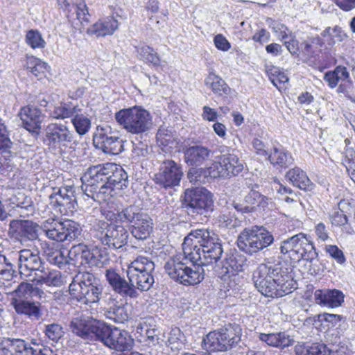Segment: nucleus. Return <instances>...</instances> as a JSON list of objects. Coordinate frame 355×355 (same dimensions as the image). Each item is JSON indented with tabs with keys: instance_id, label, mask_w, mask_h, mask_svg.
I'll return each mask as SVG.
<instances>
[{
	"instance_id": "nucleus-1",
	"label": "nucleus",
	"mask_w": 355,
	"mask_h": 355,
	"mask_svg": "<svg viewBox=\"0 0 355 355\" xmlns=\"http://www.w3.org/2000/svg\"><path fill=\"white\" fill-rule=\"evenodd\" d=\"M154 270V262L148 257L139 256L129 264L126 270L129 282L113 268L106 269L105 276L116 293L123 297L135 298L139 295L137 289L147 291L152 287L155 282Z\"/></svg>"
},
{
	"instance_id": "nucleus-2",
	"label": "nucleus",
	"mask_w": 355,
	"mask_h": 355,
	"mask_svg": "<svg viewBox=\"0 0 355 355\" xmlns=\"http://www.w3.org/2000/svg\"><path fill=\"white\" fill-rule=\"evenodd\" d=\"M182 250L191 263L202 268L216 263L223 252L218 235L204 228L192 230L184 238Z\"/></svg>"
},
{
	"instance_id": "nucleus-3",
	"label": "nucleus",
	"mask_w": 355,
	"mask_h": 355,
	"mask_svg": "<svg viewBox=\"0 0 355 355\" xmlns=\"http://www.w3.org/2000/svg\"><path fill=\"white\" fill-rule=\"evenodd\" d=\"M83 178L89 185L99 188V192L105 193L106 189H123L128 184V176L124 169L114 163H106L103 165L94 166L89 168Z\"/></svg>"
},
{
	"instance_id": "nucleus-4",
	"label": "nucleus",
	"mask_w": 355,
	"mask_h": 355,
	"mask_svg": "<svg viewBox=\"0 0 355 355\" xmlns=\"http://www.w3.org/2000/svg\"><path fill=\"white\" fill-rule=\"evenodd\" d=\"M188 261L190 258L184 251L170 257L164 266L166 272L183 285H196L204 279V269L196 263H193L192 268L188 266Z\"/></svg>"
},
{
	"instance_id": "nucleus-5",
	"label": "nucleus",
	"mask_w": 355,
	"mask_h": 355,
	"mask_svg": "<svg viewBox=\"0 0 355 355\" xmlns=\"http://www.w3.org/2000/svg\"><path fill=\"white\" fill-rule=\"evenodd\" d=\"M97 282L92 273L78 272L69 286L71 299L85 305L98 302L102 294V288Z\"/></svg>"
},
{
	"instance_id": "nucleus-6",
	"label": "nucleus",
	"mask_w": 355,
	"mask_h": 355,
	"mask_svg": "<svg viewBox=\"0 0 355 355\" xmlns=\"http://www.w3.org/2000/svg\"><path fill=\"white\" fill-rule=\"evenodd\" d=\"M114 119L120 127L133 135L145 133L153 126L151 114L141 106L121 109L115 113Z\"/></svg>"
},
{
	"instance_id": "nucleus-7",
	"label": "nucleus",
	"mask_w": 355,
	"mask_h": 355,
	"mask_svg": "<svg viewBox=\"0 0 355 355\" xmlns=\"http://www.w3.org/2000/svg\"><path fill=\"white\" fill-rule=\"evenodd\" d=\"M90 232L94 239L113 249H119L125 245L129 236L123 225L108 223L103 220H96Z\"/></svg>"
},
{
	"instance_id": "nucleus-8",
	"label": "nucleus",
	"mask_w": 355,
	"mask_h": 355,
	"mask_svg": "<svg viewBox=\"0 0 355 355\" xmlns=\"http://www.w3.org/2000/svg\"><path fill=\"white\" fill-rule=\"evenodd\" d=\"M241 335V329L239 325L228 324L209 332L203 338V347L209 351L225 352L240 342Z\"/></svg>"
},
{
	"instance_id": "nucleus-9",
	"label": "nucleus",
	"mask_w": 355,
	"mask_h": 355,
	"mask_svg": "<svg viewBox=\"0 0 355 355\" xmlns=\"http://www.w3.org/2000/svg\"><path fill=\"white\" fill-rule=\"evenodd\" d=\"M118 217L122 223L131 225V233L138 240L148 239L153 232V219L138 206H128L119 212Z\"/></svg>"
},
{
	"instance_id": "nucleus-10",
	"label": "nucleus",
	"mask_w": 355,
	"mask_h": 355,
	"mask_svg": "<svg viewBox=\"0 0 355 355\" xmlns=\"http://www.w3.org/2000/svg\"><path fill=\"white\" fill-rule=\"evenodd\" d=\"M274 241L272 234L263 226L245 228L237 238L238 248L252 254L270 245Z\"/></svg>"
},
{
	"instance_id": "nucleus-11",
	"label": "nucleus",
	"mask_w": 355,
	"mask_h": 355,
	"mask_svg": "<svg viewBox=\"0 0 355 355\" xmlns=\"http://www.w3.org/2000/svg\"><path fill=\"white\" fill-rule=\"evenodd\" d=\"M282 254L296 255L299 259L313 262L318 257V253L310 237L302 232L290 236L279 243Z\"/></svg>"
},
{
	"instance_id": "nucleus-12",
	"label": "nucleus",
	"mask_w": 355,
	"mask_h": 355,
	"mask_svg": "<svg viewBox=\"0 0 355 355\" xmlns=\"http://www.w3.org/2000/svg\"><path fill=\"white\" fill-rule=\"evenodd\" d=\"M184 205L187 214L193 218L197 216L207 217L213 211L214 201L211 193L205 189L187 190Z\"/></svg>"
},
{
	"instance_id": "nucleus-13",
	"label": "nucleus",
	"mask_w": 355,
	"mask_h": 355,
	"mask_svg": "<svg viewBox=\"0 0 355 355\" xmlns=\"http://www.w3.org/2000/svg\"><path fill=\"white\" fill-rule=\"evenodd\" d=\"M96 340L101 341L105 346L118 351H124L130 348L133 339L128 332L118 328H111L101 322L98 329L96 328Z\"/></svg>"
},
{
	"instance_id": "nucleus-14",
	"label": "nucleus",
	"mask_w": 355,
	"mask_h": 355,
	"mask_svg": "<svg viewBox=\"0 0 355 355\" xmlns=\"http://www.w3.org/2000/svg\"><path fill=\"white\" fill-rule=\"evenodd\" d=\"M73 139V133L66 124L51 123L45 128L44 142L49 148L60 153Z\"/></svg>"
},
{
	"instance_id": "nucleus-15",
	"label": "nucleus",
	"mask_w": 355,
	"mask_h": 355,
	"mask_svg": "<svg viewBox=\"0 0 355 355\" xmlns=\"http://www.w3.org/2000/svg\"><path fill=\"white\" fill-rule=\"evenodd\" d=\"M71 264L76 266L101 268L104 264L103 257L98 248H89L83 243L73 245L68 252Z\"/></svg>"
},
{
	"instance_id": "nucleus-16",
	"label": "nucleus",
	"mask_w": 355,
	"mask_h": 355,
	"mask_svg": "<svg viewBox=\"0 0 355 355\" xmlns=\"http://www.w3.org/2000/svg\"><path fill=\"white\" fill-rule=\"evenodd\" d=\"M94 146L106 154L119 155L123 150V140L114 135L109 125L96 128L93 137Z\"/></svg>"
},
{
	"instance_id": "nucleus-17",
	"label": "nucleus",
	"mask_w": 355,
	"mask_h": 355,
	"mask_svg": "<svg viewBox=\"0 0 355 355\" xmlns=\"http://www.w3.org/2000/svg\"><path fill=\"white\" fill-rule=\"evenodd\" d=\"M182 175L180 165L173 160L167 159L161 164L159 171L155 175L154 181L165 189L171 188L180 184Z\"/></svg>"
},
{
	"instance_id": "nucleus-18",
	"label": "nucleus",
	"mask_w": 355,
	"mask_h": 355,
	"mask_svg": "<svg viewBox=\"0 0 355 355\" xmlns=\"http://www.w3.org/2000/svg\"><path fill=\"white\" fill-rule=\"evenodd\" d=\"M17 261L19 274L25 277L32 276L33 272L42 267L44 262L37 248H24L17 252Z\"/></svg>"
},
{
	"instance_id": "nucleus-19",
	"label": "nucleus",
	"mask_w": 355,
	"mask_h": 355,
	"mask_svg": "<svg viewBox=\"0 0 355 355\" xmlns=\"http://www.w3.org/2000/svg\"><path fill=\"white\" fill-rule=\"evenodd\" d=\"M40 226L29 220H12L9 224L8 234L21 243L34 241L38 238Z\"/></svg>"
},
{
	"instance_id": "nucleus-20",
	"label": "nucleus",
	"mask_w": 355,
	"mask_h": 355,
	"mask_svg": "<svg viewBox=\"0 0 355 355\" xmlns=\"http://www.w3.org/2000/svg\"><path fill=\"white\" fill-rule=\"evenodd\" d=\"M266 286H267L266 293L264 291L258 290L263 295L279 297L291 293L295 289L296 282L288 272H283L282 277L267 281Z\"/></svg>"
},
{
	"instance_id": "nucleus-21",
	"label": "nucleus",
	"mask_w": 355,
	"mask_h": 355,
	"mask_svg": "<svg viewBox=\"0 0 355 355\" xmlns=\"http://www.w3.org/2000/svg\"><path fill=\"white\" fill-rule=\"evenodd\" d=\"M284 271L278 264L261 263L253 272L252 279L257 290L264 291L266 293L267 286L265 287L267 281L282 277Z\"/></svg>"
},
{
	"instance_id": "nucleus-22",
	"label": "nucleus",
	"mask_w": 355,
	"mask_h": 355,
	"mask_svg": "<svg viewBox=\"0 0 355 355\" xmlns=\"http://www.w3.org/2000/svg\"><path fill=\"white\" fill-rule=\"evenodd\" d=\"M245 256L239 252L227 254L223 261L222 266L216 270L218 277L227 280L231 276L244 270L247 266Z\"/></svg>"
},
{
	"instance_id": "nucleus-23",
	"label": "nucleus",
	"mask_w": 355,
	"mask_h": 355,
	"mask_svg": "<svg viewBox=\"0 0 355 355\" xmlns=\"http://www.w3.org/2000/svg\"><path fill=\"white\" fill-rule=\"evenodd\" d=\"M101 322L90 320L85 317L75 318L71 320L69 324L71 331L84 339L96 338V328L100 327Z\"/></svg>"
},
{
	"instance_id": "nucleus-24",
	"label": "nucleus",
	"mask_w": 355,
	"mask_h": 355,
	"mask_svg": "<svg viewBox=\"0 0 355 355\" xmlns=\"http://www.w3.org/2000/svg\"><path fill=\"white\" fill-rule=\"evenodd\" d=\"M10 304L19 315H24L32 320H38L42 316V304L38 301L17 300Z\"/></svg>"
},
{
	"instance_id": "nucleus-25",
	"label": "nucleus",
	"mask_w": 355,
	"mask_h": 355,
	"mask_svg": "<svg viewBox=\"0 0 355 355\" xmlns=\"http://www.w3.org/2000/svg\"><path fill=\"white\" fill-rule=\"evenodd\" d=\"M119 21L113 17L108 16L98 19L87 29V33L96 37H105L112 35L119 28Z\"/></svg>"
},
{
	"instance_id": "nucleus-26",
	"label": "nucleus",
	"mask_w": 355,
	"mask_h": 355,
	"mask_svg": "<svg viewBox=\"0 0 355 355\" xmlns=\"http://www.w3.org/2000/svg\"><path fill=\"white\" fill-rule=\"evenodd\" d=\"M19 116L24 127L30 132H35L41 128L44 119L41 111L33 107H24L21 109Z\"/></svg>"
},
{
	"instance_id": "nucleus-27",
	"label": "nucleus",
	"mask_w": 355,
	"mask_h": 355,
	"mask_svg": "<svg viewBox=\"0 0 355 355\" xmlns=\"http://www.w3.org/2000/svg\"><path fill=\"white\" fill-rule=\"evenodd\" d=\"M184 159L190 166H200L212 156L211 150L202 146H193L186 148L184 151Z\"/></svg>"
},
{
	"instance_id": "nucleus-28",
	"label": "nucleus",
	"mask_w": 355,
	"mask_h": 355,
	"mask_svg": "<svg viewBox=\"0 0 355 355\" xmlns=\"http://www.w3.org/2000/svg\"><path fill=\"white\" fill-rule=\"evenodd\" d=\"M314 298L317 304L331 308L340 306L344 302V295L338 290H316Z\"/></svg>"
},
{
	"instance_id": "nucleus-29",
	"label": "nucleus",
	"mask_w": 355,
	"mask_h": 355,
	"mask_svg": "<svg viewBox=\"0 0 355 355\" xmlns=\"http://www.w3.org/2000/svg\"><path fill=\"white\" fill-rule=\"evenodd\" d=\"M257 338L259 340L266 343L269 346L282 349L289 347L294 343V339L286 332L270 334L259 333Z\"/></svg>"
},
{
	"instance_id": "nucleus-30",
	"label": "nucleus",
	"mask_w": 355,
	"mask_h": 355,
	"mask_svg": "<svg viewBox=\"0 0 355 355\" xmlns=\"http://www.w3.org/2000/svg\"><path fill=\"white\" fill-rule=\"evenodd\" d=\"M44 263L42 267L35 272L32 282L37 284H46L47 286H58L62 284L60 272L58 270L45 268Z\"/></svg>"
},
{
	"instance_id": "nucleus-31",
	"label": "nucleus",
	"mask_w": 355,
	"mask_h": 355,
	"mask_svg": "<svg viewBox=\"0 0 355 355\" xmlns=\"http://www.w3.org/2000/svg\"><path fill=\"white\" fill-rule=\"evenodd\" d=\"M348 207L349 205L345 200H340L338 202V208L329 215V220L332 225L341 227L346 233L351 234L354 231L348 224V218L346 215L347 212L346 208Z\"/></svg>"
},
{
	"instance_id": "nucleus-32",
	"label": "nucleus",
	"mask_w": 355,
	"mask_h": 355,
	"mask_svg": "<svg viewBox=\"0 0 355 355\" xmlns=\"http://www.w3.org/2000/svg\"><path fill=\"white\" fill-rule=\"evenodd\" d=\"M110 307L105 309L104 315L116 323H124L129 318L127 306L124 304H118L112 297L109 298Z\"/></svg>"
},
{
	"instance_id": "nucleus-33",
	"label": "nucleus",
	"mask_w": 355,
	"mask_h": 355,
	"mask_svg": "<svg viewBox=\"0 0 355 355\" xmlns=\"http://www.w3.org/2000/svg\"><path fill=\"white\" fill-rule=\"evenodd\" d=\"M12 295L11 302H16L19 300H28L33 296H37L39 298H42L44 295V292L30 283L21 282L12 292Z\"/></svg>"
},
{
	"instance_id": "nucleus-34",
	"label": "nucleus",
	"mask_w": 355,
	"mask_h": 355,
	"mask_svg": "<svg viewBox=\"0 0 355 355\" xmlns=\"http://www.w3.org/2000/svg\"><path fill=\"white\" fill-rule=\"evenodd\" d=\"M286 178L300 189L310 191L313 189V184L306 173L298 167L289 170L286 174Z\"/></svg>"
},
{
	"instance_id": "nucleus-35",
	"label": "nucleus",
	"mask_w": 355,
	"mask_h": 355,
	"mask_svg": "<svg viewBox=\"0 0 355 355\" xmlns=\"http://www.w3.org/2000/svg\"><path fill=\"white\" fill-rule=\"evenodd\" d=\"M41 229L48 239L58 242L64 241L61 220L53 218H48L42 223Z\"/></svg>"
},
{
	"instance_id": "nucleus-36",
	"label": "nucleus",
	"mask_w": 355,
	"mask_h": 355,
	"mask_svg": "<svg viewBox=\"0 0 355 355\" xmlns=\"http://www.w3.org/2000/svg\"><path fill=\"white\" fill-rule=\"evenodd\" d=\"M11 203L17 209L21 216L26 217L33 216L35 212V207L32 199L24 193H18L11 199Z\"/></svg>"
},
{
	"instance_id": "nucleus-37",
	"label": "nucleus",
	"mask_w": 355,
	"mask_h": 355,
	"mask_svg": "<svg viewBox=\"0 0 355 355\" xmlns=\"http://www.w3.org/2000/svg\"><path fill=\"white\" fill-rule=\"evenodd\" d=\"M324 42L319 37H313L304 40L301 44L302 53L306 58H315L320 53Z\"/></svg>"
},
{
	"instance_id": "nucleus-38",
	"label": "nucleus",
	"mask_w": 355,
	"mask_h": 355,
	"mask_svg": "<svg viewBox=\"0 0 355 355\" xmlns=\"http://www.w3.org/2000/svg\"><path fill=\"white\" fill-rule=\"evenodd\" d=\"M205 85L211 89L218 96L227 95L230 92V87L220 77L214 73H209L205 80Z\"/></svg>"
},
{
	"instance_id": "nucleus-39",
	"label": "nucleus",
	"mask_w": 355,
	"mask_h": 355,
	"mask_svg": "<svg viewBox=\"0 0 355 355\" xmlns=\"http://www.w3.org/2000/svg\"><path fill=\"white\" fill-rule=\"evenodd\" d=\"M267 158L272 165L281 168H287L293 162L291 155L284 151V150L277 147L273 148L272 151L269 153Z\"/></svg>"
},
{
	"instance_id": "nucleus-40",
	"label": "nucleus",
	"mask_w": 355,
	"mask_h": 355,
	"mask_svg": "<svg viewBox=\"0 0 355 355\" xmlns=\"http://www.w3.org/2000/svg\"><path fill=\"white\" fill-rule=\"evenodd\" d=\"M297 355H329L330 350L321 343L309 345H297L295 348Z\"/></svg>"
},
{
	"instance_id": "nucleus-41",
	"label": "nucleus",
	"mask_w": 355,
	"mask_h": 355,
	"mask_svg": "<svg viewBox=\"0 0 355 355\" xmlns=\"http://www.w3.org/2000/svg\"><path fill=\"white\" fill-rule=\"evenodd\" d=\"M223 164L227 168L228 177L235 176L243 170V164L239 157L233 154L223 155Z\"/></svg>"
},
{
	"instance_id": "nucleus-42",
	"label": "nucleus",
	"mask_w": 355,
	"mask_h": 355,
	"mask_svg": "<svg viewBox=\"0 0 355 355\" xmlns=\"http://www.w3.org/2000/svg\"><path fill=\"white\" fill-rule=\"evenodd\" d=\"M139 59L155 67L160 65V58L157 53L148 45H141L137 47Z\"/></svg>"
},
{
	"instance_id": "nucleus-43",
	"label": "nucleus",
	"mask_w": 355,
	"mask_h": 355,
	"mask_svg": "<svg viewBox=\"0 0 355 355\" xmlns=\"http://www.w3.org/2000/svg\"><path fill=\"white\" fill-rule=\"evenodd\" d=\"M62 229L64 241H71L76 239L81 232L80 225L71 220L62 221Z\"/></svg>"
},
{
	"instance_id": "nucleus-44",
	"label": "nucleus",
	"mask_w": 355,
	"mask_h": 355,
	"mask_svg": "<svg viewBox=\"0 0 355 355\" xmlns=\"http://www.w3.org/2000/svg\"><path fill=\"white\" fill-rule=\"evenodd\" d=\"M15 345L16 355H32L34 352V347H39L37 340H24L21 338H13Z\"/></svg>"
},
{
	"instance_id": "nucleus-45",
	"label": "nucleus",
	"mask_w": 355,
	"mask_h": 355,
	"mask_svg": "<svg viewBox=\"0 0 355 355\" xmlns=\"http://www.w3.org/2000/svg\"><path fill=\"white\" fill-rule=\"evenodd\" d=\"M78 110V106L71 103L61 104L54 108L53 111L51 113V116L55 119H64L71 117L73 119Z\"/></svg>"
},
{
	"instance_id": "nucleus-46",
	"label": "nucleus",
	"mask_w": 355,
	"mask_h": 355,
	"mask_svg": "<svg viewBox=\"0 0 355 355\" xmlns=\"http://www.w3.org/2000/svg\"><path fill=\"white\" fill-rule=\"evenodd\" d=\"M156 138L159 146L164 148H168L166 150L173 148V145L176 144L175 135L172 130L164 127L159 128L157 131Z\"/></svg>"
},
{
	"instance_id": "nucleus-47",
	"label": "nucleus",
	"mask_w": 355,
	"mask_h": 355,
	"mask_svg": "<svg viewBox=\"0 0 355 355\" xmlns=\"http://www.w3.org/2000/svg\"><path fill=\"white\" fill-rule=\"evenodd\" d=\"M80 111L81 110L79 108L71 121L77 133L84 135L91 128V121L87 116L80 114Z\"/></svg>"
},
{
	"instance_id": "nucleus-48",
	"label": "nucleus",
	"mask_w": 355,
	"mask_h": 355,
	"mask_svg": "<svg viewBox=\"0 0 355 355\" xmlns=\"http://www.w3.org/2000/svg\"><path fill=\"white\" fill-rule=\"evenodd\" d=\"M27 67L31 69L33 74L40 78L48 71L49 66L46 62L35 57H31L28 59Z\"/></svg>"
},
{
	"instance_id": "nucleus-49",
	"label": "nucleus",
	"mask_w": 355,
	"mask_h": 355,
	"mask_svg": "<svg viewBox=\"0 0 355 355\" xmlns=\"http://www.w3.org/2000/svg\"><path fill=\"white\" fill-rule=\"evenodd\" d=\"M223 164V155L218 157V161H214L209 167L207 168V172L211 178H227L228 173L227 168H225Z\"/></svg>"
},
{
	"instance_id": "nucleus-50",
	"label": "nucleus",
	"mask_w": 355,
	"mask_h": 355,
	"mask_svg": "<svg viewBox=\"0 0 355 355\" xmlns=\"http://www.w3.org/2000/svg\"><path fill=\"white\" fill-rule=\"evenodd\" d=\"M26 42L33 49H44L46 46L41 33L37 30H30L26 33Z\"/></svg>"
},
{
	"instance_id": "nucleus-51",
	"label": "nucleus",
	"mask_w": 355,
	"mask_h": 355,
	"mask_svg": "<svg viewBox=\"0 0 355 355\" xmlns=\"http://www.w3.org/2000/svg\"><path fill=\"white\" fill-rule=\"evenodd\" d=\"M45 336L53 342H58V340L63 337L64 331L61 324L58 323H51L46 324L44 329Z\"/></svg>"
},
{
	"instance_id": "nucleus-52",
	"label": "nucleus",
	"mask_w": 355,
	"mask_h": 355,
	"mask_svg": "<svg viewBox=\"0 0 355 355\" xmlns=\"http://www.w3.org/2000/svg\"><path fill=\"white\" fill-rule=\"evenodd\" d=\"M62 203L60 204L58 211L60 214L67 212V211L74 209L75 198L72 187H68L67 193H64Z\"/></svg>"
},
{
	"instance_id": "nucleus-53",
	"label": "nucleus",
	"mask_w": 355,
	"mask_h": 355,
	"mask_svg": "<svg viewBox=\"0 0 355 355\" xmlns=\"http://www.w3.org/2000/svg\"><path fill=\"white\" fill-rule=\"evenodd\" d=\"M182 332L179 328L172 329L168 334L166 344L170 347L172 350L179 349L182 346Z\"/></svg>"
},
{
	"instance_id": "nucleus-54",
	"label": "nucleus",
	"mask_w": 355,
	"mask_h": 355,
	"mask_svg": "<svg viewBox=\"0 0 355 355\" xmlns=\"http://www.w3.org/2000/svg\"><path fill=\"white\" fill-rule=\"evenodd\" d=\"M49 261L51 263L58 266L59 268H62L67 263L71 264L69 254H67V256L65 255L61 250H55L49 256Z\"/></svg>"
},
{
	"instance_id": "nucleus-55",
	"label": "nucleus",
	"mask_w": 355,
	"mask_h": 355,
	"mask_svg": "<svg viewBox=\"0 0 355 355\" xmlns=\"http://www.w3.org/2000/svg\"><path fill=\"white\" fill-rule=\"evenodd\" d=\"M234 219H236L235 213L229 210V208L223 211L218 216L220 225L226 227H234L235 225L232 224V223Z\"/></svg>"
},
{
	"instance_id": "nucleus-56",
	"label": "nucleus",
	"mask_w": 355,
	"mask_h": 355,
	"mask_svg": "<svg viewBox=\"0 0 355 355\" xmlns=\"http://www.w3.org/2000/svg\"><path fill=\"white\" fill-rule=\"evenodd\" d=\"M67 189L68 187L60 188L49 196V205L53 208L58 209L64 197L63 194L67 193Z\"/></svg>"
},
{
	"instance_id": "nucleus-57",
	"label": "nucleus",
	"mask_w": 355,
	"mask_h": 355,
	"mask_svg": "<svg viewBox=\"0 0 355 355\" xmlns=\"http://www.w3.org/2000/svg\"><path fill=\"white\" fill-rule=\"evenodd\" d=\"M0 355H16L13 338H6L0 343Z\"/></svg>"
},
{
	"instance_id": "nucleus-58",
	"label": "nucleus",
	"mask_w": 355,
	"mask_h": 355,
	"mask_svg": "<svg viewBox=\"0 0 355 355\" xmlns=\"http://www.w3.org/2000/svg\"><path fill=\"white\" fill-rule=\"evenodd\" d=\"M148 154V144L141 141H132V155L133 157H145Z\"/></svg>"
},
{
	"instance_id": "nucleus-59",
	"label": "nucleus",
	"mask_w": 355,
	"mask_h": 355,
	"mask_svg": "<svg viewBox=\"0 0 355 355\" xmlns=\"http://www.w3.org/2000/svg\"><path fill=\"white\" fill-rule=\"evenodd\" d=\"M10 144L7 135L6 128L0 119V153L6 152L10 146Z\"/></svg>"
},
{
	"instance_id": "nucleus-60",
	"label": "nucleus",
	"mask_w": 355,
	"mask_h": 355,
	"mask_svg": "<svg viewBox=\"0 0 355 355\" xmlns=\"http://www.w3.org/2000/svg\"><path fill=\"white\" fill-rule=\"evenodd\" d=\"M76 12L77 19L81 24L84 22L87 24L89 21L90 15L85 2H81L76 6Z\"/></svg>"
},
{
	"instance_id": "nucleus-61",
	"label": "nucleus",
	"mask_w": 355,
	"mask_h": 355,
	"mask_svg": "<svg viewBox=\"0 0 355 355\" xmlns=\"http://www.w3.org/2000/svg\"><path fill=\"white\" fill-rule=\"evenodd\" d=\"M260 198V193L254 190H251L244 198V203L247 207H250L253 211L256 207H258L259 198Z\"/></svg>"
},
{
	"instance_id": "nucleus-62",
	"label": "nucleus",
	"mask_w": 355,
	"mask_h": 355,
	"mask_svg": "<svg viewBox=\"0 0 355 355\" xmlns=\"http://www.w3.org/2000/svg\"><path fill=\"white\" fill-rule=\"evenodd\" d=\"M326 250L338 263H343L345 261L343 252L336 245H328L326 247Z\"/></svg>"
},
{
	"instance_id": "nucleus-63",
	"label": "nucleus",
	"mask_w": 355,
	"mask_h": 355,
	"mask_svg": "<svg viewBox=\"0 0 355 355\" xmlns=\"http://www.w3.org/2000/svg\"><path fill=\"white\" fill-rule=\"evenodd\" d=\"M214 42L216 47L223 51H227L231 47L230 42L221 34L216 35L214 37Z\"/></svg>"
},
{
	"instance_id": "nucleus-64",
	"label": "nucleus",
	"mask_w": 355,
	"mask_h": 355,
	"mask_svg": "<svg viewBox=\"0 0 355 355\" xmlns=\"http://www.w3.org/2000/svg\"><path fill=\"white\" fill-rule=\"evenodd\" d=\"M146 336V340L147 344L149 346H155L156 345L159 344V338L158 335L157 334L156 331L157 329H149L147 328L145 329Z\"/></svg>"
}]
</instances>
